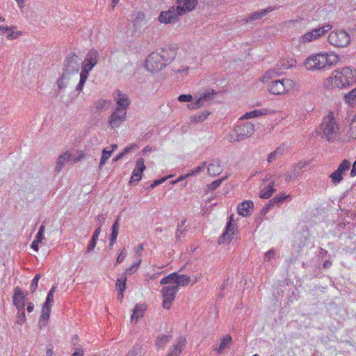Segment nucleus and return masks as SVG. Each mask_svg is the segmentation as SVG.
<instances>
[{"instance_id": "nucleus-39", "label": "nucleus", "mask_w": 356, "mask_h": 356, "mask_svg": "<svg viewBox=\"0 0 356 356\" xmlns=\"http://www.w3.org/2000/svg\"><path fill=\"white\" fill-rule=\"evenodd\" d=\"M344 99L350 106H355L356 105V88L345 95Z\"/></svg>"}, {"instance_id": "nucleus-16", "label": "nucleus", "mask_w": 356, "mask_h": 356, "mask_svg": "<svg viewBox=\"0 0 356 356\" xmlns=\"http://www.w3.org/2000/svg\"><path fill=\"white\" fill-rule=\"evenodd\" d=\"M179 16H180L179 11L175 6H172L168 10L161 11L158 17V20L161 24H171L175 22Z\"/></svg>"}, {"instance_id": "nucleus-55", "label": "nucleus", "mask_w": 356, "mask_h": 356, "mask_svg": "<svg viewBox=\"0 0 356 356\" xmlns=\"http://www.w3.org/2000/svg\"><path fill=\"white\" fill-rule=\"evenodd\" d=\"M45 230V226L42 224L38 230V232L36 234L35 238L38 239V241H42L44 239V233Z\"/></svg>"}, {"instance_id": "nucleus-59", "label": "nucleus", "mask_w": 356, "mask_h": 356, "mask_svg": "<svg viewBox=\"0 0 356 356\" xmlns=\"http://www.w3.org/2000/svg\"><path fill=\"white\" fill-rule=\"evenodd\" d=\"M171 176H168V177H163L161 179H156L155 180L151 185H150V188H154V187H156V186L159 185V184H161L162 183H163L165 180L168 179V178L170 177Z\"/></svg>"}, {"instance_id": "nucleus-37", "label": "nucleus", "mask_w": 356, "mask_h": 356, "mask_svg": "<svg viewBox=\"0 0 356 356\" xmlns=\"http://www.w3.org/2000/svg\"><path fill=\"white\" fill-rule=\"evenodd\" d=\"M51 307L43 305L42 309V313L40 315V323L42 326L47 325V321L49 318Z\"/></svg>"}, {"instance_id": "nucleus-56", "label": "nucleus", "mask_w": 356, "mask_h": 356, "mask_svg": "<svg viewBox=\"0 0 356 356\" xmlns=\"http://www.w3.org/2000/svg\"><path fill=\"white\" fill-rule=\"evenodd\" d=\"M126 257H127V252H126L125 248H123L120 251V254H118V256L117 257L116 264L122 263Z\"/></svg>"}, {"instance_id": "nucleus-53", "label": "nucleus", "mask_w": 356, "mask_h": 356, "mask_svg": "<svg viewBox=\"0 0 356 356\" xmlns=\"http://www.w3.org/2000/svg\"><path fill=\"white\" fill-rule=\"evenodd\" d=\"M169 342V338L168 336L163 335L161 337H158L156 340V346L159 348L163 347L165 344Z\"/></svg>"}, {"instance_id": "nucleus-33", "label": "nucleus", "mask_w": 356, "mask_h": 356, "mask_svg": "<svg viewBox=\"0 0 356 356\" xmlns=\"http://www.w3.org/2000/svg\"><path fill=\"white\" fill-rule=\"evenodd\" d=\"M210 115V112L208 111H203L195 115L190 117V121L192 123H200L204 122L208 116Z\"/></svg>"}, {"instance_id": "nucleus-34", "label": "nucleus", "mask_w": 356, "mask_h": 356, "mask_svg": "<svg viewBox=\"0 0 356 356\" xmlns=\"http://www.w3.org/2000/svg\"><path fill=\"white\" fill-rule=\"evenodd\" d=\"M146 307L144 305H136L133 314L131 315V321L137 322L140 318L143 316Z\"/></svg>"}, {"instance_id": "nucleus-31", "label": "nucleus", "mask_w": 356, "mask_h": 356, "mask_svg": "<svg viewBox=\"0 0 356 356\" xmlns=\"http://www.w3.org/2000/svg\"><path fill=\"white\" fill-rule=\"evenodd\" d=\"M186 340L184 338H179L174 346L173 349L167 356H179L185 347Z\"/></svg>"}, {"instance_id": "nucleus-64", "label": "nucleus", "mask_w": 356, "mask_h": 356, "mask_svg": "<svg viewBox=\"0 0 356 356\" xmlns=\"http://www.w3.org/2000/svg\"><path fill=\"white\" fill-rule=\"evenodd\" d=\"M83 350L82 349H76V351L73 353L72 356H83Z\"/></svg>"}, {"instance_id": "nucleus-15", "label": "nucleus", "mask_w": 356, "mask_h": 356, "mask_svg": "<svg viewBox=\"0 0 356 356\" xmlns=\"http://www.w3.org/2000/svg\"><path fill=\"white\" fill-rule=\"evenodd\" d=\"M83 156V154H81V155H80L79 157L72 158V155L70 152H64L61 154L56 159L54 170L57 172H59L70 161L72 160L74 163H76L82 159Z\"/></svg>"}, {"instance_id": "nucleus-62", "label": "nucleus", "mask_w": 356, "mask_h": 356, "mask_svg": "<svg viewBox=\"0 0 356 356\" xmlns=\"http://www.w3.org/2000/svg\"><path fill=\"white\" fill-rule=\"evenodd\" d=\"M143 250V245L140 244L135 248L136 254L140 257L141 256V252Z\"/></svg>"}, {"instance_id": "nucleus-27", "label": "nucleus", "mask_w": 356, "mask_h": 356, "mask_svg": "<svg viewBox=\"0 0 356 356\" xmlns=\"http://www.w3.org/2000/svg\"><path fill=\"white\" fill-rule=\"evenodd\" d=\"M254 204L251 201H244L238 206V213L243 217L248 216L253 210Z\"/></svg>"}, {"instance_id": "nucleus-36", "label": "nucleus", "mask_w": 356, "mask_h": 356, "mask_svg": "<svg viewBox=\"0 0 356 356\" xmlns=\"http://www.w3.org/2000/svg\"><path fill=\"white\" fill-rule=\"evenodd\" d=\"M284 151V148L280 146L275 151L270 152L267 158L268 163H270L277 160L283 154Z\"/></svg>"}, {"instance_id": "nucleus-40", "label": "nucleus", "mask_w": 356, "mask_h": 356, "mask_svg": "<svg viewBox=\"0 0 356 356\" xmlns=\"http://www.w3.org/2000/svg\"><path fill=\"white\" fill-rule=\"evenodd\" d=\"M278 66H280V70H286L293 67L296 65V60L292 58L282 59L278 63Z\"/></svg>"}, {"instance_id": "nucleus-46", "label": "nucleus", "mask_w": 356, "mask_h": 356, "mask_svg": "<svg viewBox=\"0 0 356 356\" xmlns=\"http://www.w3.org/2000/svg\"><path fill=\"white\" fill-rule=\"evenodd\" d=\"M278 257L277 252L275 249H270L266 252L264 260V261H270L273 259H276Z\"/></svg>"}, {"instance_id": "nucleus-30", "label": "nucleus", "mask_w": 356, "mask_h": 356, "mask_svg": "<svg viewBox=\"0 0 356 356\" xmlns=\"http://www.w3.org/2000/svg\"><path fill=\"white\" fill-rule=\"evenodd\" d=\"M186 340L184 338H179L174 346L173 349L167 356H179L185 347Z\"/></svg>"}, {"instance_id": "nucleus-18", "label": "nucleus", "mask_w": 356, "mask_h": 356, "mask_svg": "<svg viewBox=\"0 0 356 356\" xmlns=\"http://www.w3.org/2000/svg\"><path fill=\"white\" fill-rule=\"evenodd\" d=\"M233 220V215L230 216L229 222L227 223L226 226V229L225 232L221 235V236L218 239L219 244H227L229 243V241L232 239V236L235 234L236 231V225L232 223Z\"/></svg>"}, {"instance_id": "nucleus-26", "label": "nucleus", "mask_w": 356, "mask_h": 356, "mask_svg": "<svg viewBox=\"0 0 356 356\" xmlns=\"http://www.w3.org/2000/svg\"><path fill=\"white\" fill-rule=\"evenodd\" d=\"M273 112L268 108H262V109H255L249 112L245 113L240 118L239 121H242L243 120H248L251 118H258L262 115H267L268 114H271Z\"/></svg>"}, {"instance_id": "nucleus-10", "label": "nucleus", "mask_w": 356, "mask_h": 356, "mask_svg": "<svg viewBox=\"0 0 356 356\" xmlns=\"http://www.w3.org/2000/svg\"><path fill=\"white\" fill-rule=\"evenodd\" d=\"M191 281V277L188 275L173 273L161 279L160 284H172L178 288L179 286H187Z\"/></svg>"}, {"instance_id": "nucleus-8", "label": "nucleus", "mask_w": 356, "mask_h": 356, "mask_svg": "<svg viewBox=\"0 0 356 356\" xmlns=\"http://www.w3.org/2000/svg\"><path fill=\"white\" fill-rule=\"evenodd\" d=\"M327 41L334 47L345 48L350 45L351 35L344 29H335L329 33Z\"/></svg>"}, {"instance_id": "nucleus-58", "label": "nucleus", "mask_w": 356, "mask_h": 356, "mask_svg": "<svg viewBox=\"0 0 356 356\" xmlns=\"http://www.w3.org/2000/svg\"><path fill=\"white\" fill-rule=\"evenodd\" d=\"M54 296L51 293H48L45 302L43 305L51 307L54 303Z\"/></svg>"}, {"instance_id": "nucleus-43", "label": "nucleus", "mask_w": 356, "mask_h": 356, "mask_svg": "<svg viewBox=\"0 0 356 356\" xmlns=\"http://www.w3.org/2000/svg\"><path fill=\"white\" fill-rule=\"evenodd\" d=\"M119 232V224L116 221L112 226V232L110 237L111 243H115Z\"/></svg>"}, {"instance_id": "nucleus-6", "label": "nucleus", "mask_w": 356, "mask_h": 356, "mask_svg": "<svg viewBox=\"0 0 356 356\" xmlns=\"http://www.w3.org/2000/svg\"><path fill=\"white\" fill-rule=\"evenodd\" d=\"M216 92L211 89H202L194 94V102L187 104L189 110H196L209 105L215 98Z\"/></svg>"}, {"instance_id": "nucleus-17", "label": "nucleus", "mask_w": 356, "mask_h": 356, "mask_svg": "<svg viewBox=\"0 0 356 356\" xmlns=\"http://www.w3.org/2000/svg\"><path fill=\"white\" fill-rule=\"evenodd\" d=\"M350 167V163L343 160L338 168L330 175L333 184H338L343 179V175L349 170Z\"/></svg>"}, {"instance_id": "nucleus-19", "label": "nucleus", "mask_w": 356, "mask_h": 356, "mask_svg": "<svg viewBox=\"0 0 356 356\" xmlns=\"http://www.w3.org/2000/svg\"><path fill=\"white\" fill-rule=\"evenodd\" d=\"M127 113L115 109L108 118V123L113 128H118L126 120Z\"/></svg>"}, {"instance_id": "nucleus-20", "label": "nucleus", "mask_w": 356, "mask_h": 356, "mask_svg": "<svg viewBox=\"0 0 356 356\" xmlns=\"http://www.w3.org/2000/svg\"><path fill=\"white\" fill-rule=\"evenodd\" d=\"M146 169L144 163V159L139 158L136 160V166L132 172V175L130 179L131 183L137 184L142 178L143 173Z\"/></svg>"}, {"instance_id": "nucleus-4", "label": "nucleus", "mask_w": 356, "mask_h": 356, "mask_svg": "<svg viewBox=\"0 0 356 356\" xmlns=\"http://www.w3.org/2000/svg\"><path fill=\"white\" fill-rule=\"evenodd\" d=\"M339 126L333 114L325 116L319 127V135L328 142H333L339 136Z\"/></svg>"}, {"instance_id": "nucleus-35", "label": "nucleus", "mask_w": 356, "mask_h": 356, "mask_svg": "<svg viewBox=\"0 0 356 356\" xmlns=\"http://www.w3.org/2000/svg\"><path fill=\"white\" fill-rule=\"evenodd\" d=\"M280 74H281V72H279V71L276 70L275 69L270 70L267 71L264 75H262L259 78V80L261 82H262L264 83H266L268 81H270V80L273 79L274 77L278 76Z\"/></svg>"}, {"instance_id": "nucleus-45", "label": "nucleus", "mask_w": 356, "mask_h": 356, "mask_svg": "<svg viewBox=\"0 0 356 356\" xmlns=\"http://www.w3.org/2000/svg\"><path fill=\"white\" fill-rule=\"evenodd\" d=\"M206 168V162H202L200 165L197 166L196 168H194L190 171V172H188L189 177L192 175H196L202 172Z\"/></svg>"}, {"instance_id": "nucleus-3", "label": "nucleus", "mask_w": 356, "mask_h": 356, "mask_svg": "<svg viewBox=\"0 0 356 356\" xmlns=\"http://www.w3.org/2000/svg\"><path fill=\"white\" fill-rule=\"evenodd\" d=\"M339 62L337 54L321 51L309 55L304 61V67L309 71L327 70Z\"/></svg>"}, {"instance_id": "nucleus-42", "label": "nucleus", "mask_w": 356, "mask_h": 356, "mask_svg": "<svg viewBox=\"0 0 356 356\" xmlns=\"http://www.w3.org/2000/svg\"><path fill=\"white\" fill-rule=\"evenodd\" d=\"M232 341V337L229 335H227L221 341L219 346L216 348V350L220 353H222L226 348H227Z\"/></svg>"}, {"instance_id": "nucleus-63", "label": "nucleus", "mask_w": 356, "mask_h": 356, "mask_svg": "<svg viewBox=\"0 0 356 356\" xmlns=\"http://www.w3.org/2000/svg\"><path fill=\"white\" fill-rule=\"evenodd\" d=\"M41 242V241H38V239H35L33 241V242L31 244V248L35 250V251H38V244Z\"/></svg>"}, {"instance_id": "nucleus-51", "label": "nucleus", "mask_w": 356, "mask_h": 356, "mask_svg": "<svg viewBox=\"0 0 356 356\" xmlns=\"http://www.w3.org/2000/svg\"><path fill=\"white\" fill-rule=\"evenodd\" d=\"M40 278V275L39 274H37L35 275L34 278L32 280L31 286H30V290L32 293L35 292V290L38 288V281Z\"/></svg>"}, {"instance_id": "nucleus-23", "label": "nucleus", "mask_w": 356, "mask_h": 356, "mask_svg": "<svg viewBox=\"0 0 356 356\" xmlns=\"http://www.w3.org/2000/svg\"><path fill=\"white\" fill-rule=\"evenodd\" d=\"M82 70L80 73V79L78 85L76 87V90L78 92H81L83 89V87L85 84L86 81L88 79L89 72L92 70L95 67L92 64L88 63L86 62L82 63Z\"/></svg>"}, {"instance_id": "nucleus-49", "label": "nucleus", "mask_w": 356, "mask_h": 356, "mask_svg": "<svg viewBox=\"0 0 356 356\" xmlns=\"http://www.w3.org/2000/svg\"><path fill=\"white\" fill-rule=\"evenodd\" d=\"M26 321L24 309L18 311L17 314L16 323L18 325H23Z\"/></svg>"}, {"instance_id": "nucleus-50", "label": "nucleus", "mask_w": 356, "mask_h": 356, "mask_svg": "<svg viewBox=\"0 0 356 356\" xmlns=\"http://www.w3.org/2000/svg\"><path fill=\"white\" fill-rule=\"evenodd\" d=\"M226 178L227 177L213 181L212 183L207 185L208 189L211 191L216 189Z\"/></svg>"}, {"instance_id": "nucleus-7", "label": "nucleus", "mask_w": 356, "mask_h": 356, "mask_svg": "<svg viewBox=\"0 0 356 356\" xmlns=\"http://www.w3.org/2000/svg\"><path fill=\"white\" fill-rule=\"evenodd\" d=\"M295 86L296 83L293 79L284 78L270 81L268 90L275 95H284L293 90Z\"/></svg>"}, {"instance_id": "nucleus-21", "label": "nucleus", "mask_w": 356, "mask_h": 356, "mask_svg": "<svg viewBox=\"0 0 356 356\" xmlns=\"http://www.w3.org/2000/svg\"><path fill=\"white\" fill-rule=\"evenodd\" d=\"M197 0H177V6L175 7L180 15L192 11L197 4Z\"/></svg>"}, {"instance_id": "nucleus-28", "label": "nucleus", "mask_w": 356, "mask_h": 356, "mask_svg": "<svg viewBox=\"0 0 356 356\" xmlns=\"http://www.w3.org/2000/svg\"><path fill=\"white\" fill-rule=\"evenodd\" d=\"M275 8L273 6H268L265 9H262V10H259L256 12H254L248 17L247 22L259 19L264 17V16H266L269 13L275 10Z\"/></svg>"}, {"instance_id": "nucleus-48", "label": "nucleus", "mask_w": 356, "mask_h": 356, "mask_svg": "<svg viewBox=\"0 0 356 356\" xmlns=\"http://www.w3.org/2000/svg\"><path fill=\"white\" fill-rule=\"evenodd\" d=\"M177 99L181 102H188V104L194 102V95H191L189 94L180 95Z\"/></svg>"}, {"instance_id": "nucleus-38", "label": "nucleus", "mask_w": 356, "mask_h": 356, "mask_svg": "<svg viewBox=\"0 0 356 356\" xmlns=\"http://www.w3.org/2000/svg\"><path fill=\"white\" fill-rule=\"evenodd\" d=\"M98 52L95 50H91L86 54L84 61L95 66L98 62Z\"/></svg>"}, {"instance_id": "nucleus-52", "label": "nucleus", "mask_w": 356, "mask_h": 356, "mask_svg": "<svg viewBox=\"0 0 356 356\" xmlns=\"http://www.w3.org/2000/svg\"><path fill=\"white\" fill-rule=\"evenodd\" d=\"M140 261L141 259L139 258L137 262L134 263L132 266L126 269L125 273L128 274H132L136 272L139 268Z\"/></svg>"}, {"instance_id": "nucleus-2", "label": "nucleus", "mask_w": 356, "mask_h": 356, "mask_svg": "<svg viewBox=\"0 0 356 356\" xmlns=\"http://www.w3.org/2000/svg\"><path fill=\"white\" fill-rule=\"evenodd\" d=\"M175 57L171 48H161L151 53L146 58L145 67L151 73H157L166 67Z\"/></svg>"}, {"instance_id": "nucleus-13", "label": "nucleus", "mask_w": 356, "mask_h": 356, "mask_svg": "<svg viewBox=\"0 0 356 356\" xmlns=\"http://www.w3.org/2000/svg\"><path fill=\"white\" fill-rule=\"evenodd\" d=\"M113 98L117 104L115 109L127 113L131 104L129 96L124 92L118 90L113 93Z\"/></svg>"}, {"instance_id": "nucleus-9", "label": "nucleus", "mask_w": 356, "mask_h": 356, "mask_svg": "<svg viewBox=\"0 0 356 356\" xmlns=\"http://www.w3.org/2000/svg\"><path fill=\"white\" fill-rule=\"evenodd\" d=\"M332 27L330 24H325L308 31L299 38V42L300 44H305L317 40L330 31Z\"/></svg>"}, {"instance_id": "nucleus-12", "label": "nucleus", "mask_w": 356, "mask_h": 356, "mask_svg": "<svg viewBox=\"0 0 356 356\" xmlns=\"http://www.w3.org/2000/svg\"><path fill=\"white\" fill-rule=\"evenodd\" d=\"M82 64L81 60L74 54L69 55L64 65L63 73L69 75L72 73H77Z\"/></svg>"}, {"instance_id": "nucleus-61", "label": "nucleus", "mask_w": 356, "mask_h": 356, "mask_svg": "<svg viewBox=\"0 0 356 356\" xmlns=\"http://www.w3.org/2000/svg\"><path fill=\"white\" fill-rule=\"evenodd\" d=\"M19 35V32L11 31L10 33H9L8 34L7 37L9 40H13V39L17 38Z\"/></svg>"}, {"instance_id": "nucleus-60", "label": "nucleus", "mask_w": 356, "mask_h": 356, "mask_svg": "<svg viewBox=\"0 0 356 356\" xmlns=\"http://www.w3.org/2000/svg\"><path fill=\"white\" fill-rule=\"evenodd\" d=\"M137 147L138 146L136 144H130L129 145H127L126 147L123 149L122 152L124 154V155H126L127 154L132 151L134 148Z\"/></svg>"}, {"instance_id": "nucleus-24", "label": "nucleus", "mask_w": 356, "mask_h": 356, "mask_svg": "<svg viewBox=\"0 0 356 356\" xmlns=\"http://www.w3.org/2000/svg\"><path fill=\"white\" fill-rule=\"evenodd\" d=\"M26 295L19 287H16L14 290L13 296V304L18 311L24 309Z\"/></svg>"}, {"instance_id": "nucleus-14", "label": "nucleus", "mask_w": 356, "mask_h": 356, "mask_svg": "<svg viewBox=\"0 0 356 356\" xmlns=\"http://www.w3.org/2000/svg\"><path fill=\"white\" fill-rule=\"evenodd\" d=\"M310 164V161H302L293 165L291 170L285 174L286 181H291L297 179L301 175L306 168Z\"/></svg>"}, {"instance_id": "nucleus-57", "label": "nucleus", "mask_w": 356, "mask_h": 356, "mask_svg": "<svg viewBox=\"0 0 356 356\" xmlns=\"http://www.w3.org/2000/svg\"><path fill=\"white\" fill-rule=\"evenodd\" d=\"M288 198L291 199V196L289 195H282L280 196H277V197H275L274 199L271 200V202H276L277 203L281 204L284 202V200H285Z\"/></svg>"}, {"instance_id": "nucleus-5", "label": "nucleus", "mask_w": 356, "mask_h": 356, "mask_svg": "<svg viewBox=\"0 0 356 356\" xmlns=\"http://www.w3.org/2000/svg\"><path fill=\"white\" fill-rule=\"evenodd\" d=\"M254 132V125L251 122H240L232 129L227 136L229 142L240 141L250 137Z\"/></svg>"}, {"instance_id": "nucleus-32", "label": "nucleus", "mask_w": 356, "mask_h": 356, "mask_svg": "<svg viewBox=\"0 0 356 356\" xmlns=\"http://www.w3.org/2000/svg\"><path fill=\"white\" fill-rule=\"evenodd\" d=\"M349 130L348 136L350 138L356 139V113L349 115Z\"/></svg>"}, {"instance_id": "nucleus-54", "label": "nucleus", "mask_w": 356, "mask_h": 356, "mask_svg": "<svg viewBox=\"0 0 356 356\" xmlns=\"http://www.w3.org/2000/svg\"><path fill=\"white\" fill-rule=\"evenodd\" d=\"M106 219V215L105 213H101L97 217V228H100V231L102 230V227L104 224Z\"/></svg>"}, {"instance_id": "nucleus-11", "label": "nucleus", "mask_w": 356, "mask_h": 356, "mask_svg": "<svg viewBox=\"0 0 356 356\" xmlns=\"http://www.w3.org/2000/svg\"><path fill=\"white\" fill-rule=\"evenodd\" d=\"M165 285L161 289L163 307L169 309L175 299L178 288L172 284H165Z\"/></svg>"}, {"instance_id": "nucleus-44", "label": "nucleus", "mask_w": 356, "mask_h": 356, "mask_svg": "<svg viewBox=\"0 0 356 356\" xmlns=\"http://www.w3.org/2000/svg\"><path fill=\"white\" fill-rule=\"evenodd\" d=\"M112 155V151H108L106 149H103L102 151V156L101 158V161L99 165V168L102 169V167L106 163V161L111 157Z\"/></svg>"}, {"instance_id": "nucleus-1", "label": "nucleus", "mask_w": 356, "mask_h": 356, "mask_svg": "<svg viewBox=\"0 0 356 356\" xmlns=\"http://www.w3.org/2000/svg\"><path fill=\"white\" fill-rule=\"evenodd\" d=\"M356 82V69L352 66H343L333 70L324 79L323 86L327 89L341 90L349 88Z\"/></svg>"}, {"instance_id": "nucleus-29", "label": "nucleus", "mask_w": 356, "mask_h": 356, "mask_svg": "<svg viewBox=\"0 0 356 356\" xmlns=\"http://www.w3.org/2000/svg\"><path fill=\"white\" fill-rule=\"evenodd\" d=\"M127 277L125 275H122L119 277L115 283L117 290L119 291L118 299L122 300L123 298V292L126 289Z\"/></svg>"}, {"instance_id": "nucleus-22", "label": "nucleus", "mask_w": 356, "mask_h": 356, "mask_svg": "<svg viewBox=\"0 0 356 356\" xmlns=\"http://www.w3.org/2000/svg\"><path fill=\"white\" fill-rule=\"evenodd\" d=\"M207 168L209 175L211 177H216L223 171L224 165L220 160L218 159H213L209 161L208 165H207Z\"/></svg>"}, {"instance_id": "nucleus-25", "label": "nucleus", "mask_w": 356, "mask_h": 356, "mask_svg": "<svg viewBox=\"0 0 356 356\" xmlns=\"http://www.w3.org/2000/svg\"><path fill=\"white\" fill-rule=\"evenodd\" d=\"M274 178L272 176L264 180V183L266 184V186L259 193L261 198L268 199L272 195L274 192Z\"/></svg>"}, {"instance_id": "nucleus-47", "label": "nucleus", "mask_w": 356, "mask_h": 356, "mask_svg": "<svg viewBox=\"0 0 356 356\" xmlns=\"http://www.w3.org/2000/svg\"><path fill=\"white\" fill-rule=\"evenodd\" d=\"M67 74L63 73L61 77L58 80L57 86L60 90H63L66 88L67 84Z\"/></svg>"}, {"instance_id": "nucleus-41", "label": "nucleus", "mask_w": 356, "mask_h": 356, "mask_svg": "<svg viewBox=\"0 0 356 356\" xmlns=\"http://www.w3.org/2000/svg\"><path fill=\"white\" fill-rule=\"evenodd\" d=\"M101 233V231H100V228H97L92 235V237L91 238V241L88 246V248H87V251L88 252H91L94 250L96 244H97V239L99 238V236Z\"/></svg>"}]
</instances>
